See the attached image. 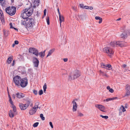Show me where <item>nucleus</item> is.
Masks as SVG:
<instances>
[{"label":"nucleus","mask_w":130,"mask_h":130,"mask_svg":"<svg viewBox=\"0 0 130 130\" xmlns=\"http://www.w3.org/2000/svg\"><path fill=\"white\" fill-rule=\"evenodd\" d=\"M21 78V77L18 75L14 77L13 78V81L15 84L16 86L19 87V84Z\"/></svg>","instance_id":"6e6552de"},{"label":"nucleus","mask_w":130,"mask_h":130,"mask_svg":"<svg viewBox=\"0 0 130 130\" xmlns=\"http://www.w3.org/2000/svg\"><path fill=\"white\" fill-rule=\"evenodd\" d=\"M39 55L40 57H41L42 58L44 56L43 54L42 53V52H41L40 53H38V55Z\"/></svg>","instance_id":"2f4dec72"},{"label":"nucleus","mask_w":130,"mask_h":130,"mask_svg":"<svg viewBox=\"0 0 130 130\" xmlns=\"http://www.w3.org/2000/svg\"><path fill=\"white\" fill-rule=\"evenodd\" d=\"M126 66V65L124 64L122 66V67L123 68H125Z\"/></svg>","instance_id":"680f3d73"},{"label":"nucleus","mask_w":130,"mask_h":130,"mask_svg":"<svg viewBox=\"0 0 130 130\" xmlns=\"http://www.w3.org/2000/svg\"><path fill=\"white\" fill-rule=\"evenodd\" d=\"M78 116L80 117H82L83 116V115L82 113L80 112H78Z\"/></svg>","instance_id":"37998d69"},{"label":"nucleus","mask_w":130,"mask_h":130,"mask_svg":"<svg viewBox=\"0 0 130 130\" xmlns=\"http://www.w3.org/2000/svg\"><path fill=\"white\" fill-rule=\"evenodd\" d=\"M119 115H121L122 112H124L126 111V110L125 108L122 105L119 109Z\"/></svg>","instance_id":"dca6fc26"},{"label":"nucleus","mask_w":130,"mask_h":130,"mask_svg":"<svg viewBox=\"0 0 130 130\" xmlns=\"http://www.w3.org/2000/svg\"><path fill=\"white\" fill-rule=\"evenodd\" d=\"M26 21H25L24 19L21 20V24L22 25H26Z\"/></svg>","instance_id":"473e14b6"},{"label":"nucleus","mask_w":130,"mask_h":130,"mask_svg":"<svg viewBox=\"0 0 130 130\" xmlns=\"http://www.w3.org/2000/svg\"><path fill=\"white\" fill-rule=\"evenodd\" d=\"M117 98L116 97L111 98V100H114L116 99Z\"/></svg>","instance_id":"4d7b16f0"},{"label":"nucleus","mask_w":130,"mask_h":130,"mask_svg":"<svg viewBox=\"0 0 130 130\" xmlns=\"http://www.w3.org/2000/svg\"><path fill=\"white\" fill-rule=\"evenodd\" d=\"M100 116L102 117L103 118L105 119H107L108 118V117L107 116H103L101 115Z\"/></svg>","instance_id":"4c0bfd02"},{"label":"nucleus","mask_w":130,"mask_h":130,"mask_svg":"<svg viewBox=\"0 0 130 130\" xmlns=\"http://www.w3.org/2000/svg\"><path fill=\"white\" fill-rule=\"evenodd\" d=\"M93 9V7H92L90 6L89 7V9H90L91 10H92Z\"/></svg>","instance_id":"bf43d9fd"},{"label":"nucleus","mask_w":130,"mask_h":130,"mask_svg":"<svg viewBox=\"0 0 130 130\" xmlns=\"http://www.w3.org/2000/svg\"><path fill=\"white\" fill-rule=\"evenodd\" d=\"M38 124L39 123L38 122L35 123L33 124V126L34 127H37L38 126Z\"/></svg>","instance_id":"e433bc0d"},{"label":"nucleus","mask_w":130,"mask_h":130,"mask_svg":"<svg viewBox=\"0 0 130 130\" xmlns=\"http://www.w3.org/2000/svg\"><path fill=\"white\" fill-rule=\"evenodd\" d=\"M95 106L102 111H104V110L105 109V107L102 105L96 104L95 105Z\"/></svg>","instance_id":"4468645a"},{"label":"nucleus","mask_w":130,"mask_h":130,"mask_svg":"<svg viewBox=\"0 0 130 130\" xmlns=\"http://www.w3.org/2000/svg\"><path fill=\"white\" fill-rule=\"evenodd\" d=\"M79 6L80 8H84V5L83 4H80L79 5Z\"/></svg>","instance_id":"a19ab883"},{"label":"nucleus","mask_w":130,"mask_h":130,"mask_svg":"<svg viewBox=\"0 0 130 130\" xmlns=\"http://www.w3.org/2000/svg\"><path fill=\"white\" fill-rule=\"evenodd\" d=\"M89 6H84V9H89Z\"/></svg>","instance_id":"a18cd8bd"},{"label":"nucleus","mask_w":130,"mask_h":130,"mask_svg":"<svg viewBox=\"0 0 130 130\" xmlns=\"http://www.w3.org/2000/svg\"><path fill=\"white\" fill-rule=\"evenodd\" d=\"M107 89L109 90L110 89V88L109 86H108L107 87Z\"/></svg>","instance_id":"052dcab7"},{"label":"nucleus","mask_w":130,"mask_h":130,"mask_svg":"<svg viewBox=\"0 0 130 130\" xmlns=\"http://www.w3.org/2000/svg\"><path fill=\"white\" fill-rule=\"evenodd\" d=\"M100 74L103 76H105L107 77H109V76L107 74L104 73V72L102 71L101 70L100 71Z\"/></svg>","instance_id":"4be33fe9"},{"label":"nucleus","mask_w":130,"mask_h":130,"mask_svg":"<svg viewBox=\"0 0 130 130\" xmlns=\"http://www.w3.org/2000/svg\"><path fill=\"white\" fill-rule=\"evenodd\" d=\"M39 0H35L34 2V7L35 8L37 6H38L39 5Z\"/></svg>","instance_id":"412c9836"},{"label":"nucleus","mask_w":130,"mask_h":130,"mask_svg":"<svg viewBox=\"0 0 130 130\" xmlns=\"http://www.w3.org/2000/svg\"><path fill=\"white\" fill-rule=\"evenodd\" d=\"M95 19L96 20H99V23L100 24L102 23V19L101 18L99 17L96 16L95 17Z\"/></svg>","instance_id":"cd10ccee"},{"label":"nucleus","mask_w":130,"mask_h":130,"mask_svg":"<svg viewBox=\"0 0 130 130\" xmlns=\"http://www.w3.org/2000/svg\"><path fill=\"white\" fill-rule=\"evenodd\" d=\"M110 46L112 47L119 46L121 47L125 46L127 44L124 41H114L111 42L110 44Z\"/></svg>","instance_id":"f03ea898"},{"label":"nucleus","mask_w":130,"mask_h":130,"mask_svg":"<svg viewBox=\"0 0 130 130\" xmlns=\"http://www.w3.org/2000/svg\"><path fill=\"white\" fill-rule=\"evenodd\" d=\"M14 44H19L18 41L17 40H15L14 41Z\"/></svg>","instance_id":"09e8293b"},{"label":"nucleus","mask_w":130,"mask_h":130,"mask_svg":"<svg viewBox=\"0 0 130 130\" xmlns=\"http://www.w3.org/2000/svg\"><path fill=\"white\" fill-rule=\"evenodd\" d=\"M43 115L42 114H41L40 115V117L43 120H45V118L44 117H43Z\"/></svg>","instance_id":"f704fd0d"},{"label":"nucleus","mask_w":130,"mask_h":130,"mask_svg":"<svg viewBox=\"0 0 130 130\" xmlns=\"http://www.w3.org/2000/svg\"><path fill=\"white\" fill-rule=\"evenodd\" d=\"M19 84V87L24 88L28 84V80L26 78L21 79Z\"/></svg>","instance_id":"0eeeda50"},{"label":"nucleus","mask_w":130,"mask_h":130,"mask_svg":"<svg viewBox=\"0 0 130 130\" xmlns=\"http://www.w3.org/2000/svg\"><path fill=\"white\" fill-rule=\"evenodd\" d=\"M9 116L10 118H13L14 117V114L12 110H10L9 111Z\"/></svg>","instance_id":"a878e982"},{"label":"nucleus","mask_w":130,"mask_h":130,"mask_svg":"<svg viewBox=\"0 0 130 130\" xmlns=\"http://www.w3.org/2000/svg\"><path fill=\"white\" fill-rule=\"evenodd\" d=\"M102 50L104 52L106 53L109 56L113 55L114 52L113 50L109 47H105Z\"/></svg>","instance_id":"39448f33"},{"label":"nucleus","mask_w":130,"mask_h":130,"mask_svg":"<svg viewBox=\"0 0 130 130\" xmlns=\"http://www.w3.org/2000/svg\"><path fill=\"white\" fill-rule=\"evenodd\" d=\"M121 19L120 18H119L117 20V21H119L121 20Z\"/></svg>","instance_id":"69168bd1"},{"label":"nucleus","mask_w":130,"mask_h":130,"mask_svg":"<svg viewBox=\"0 0 130 130\" xmlns=\"http://www.w3.org/2000/svg\"><path fill=\"white\" fill-rule=\"evenodd\" d=\"M49 124L52 128H53V126L52 125V122H49Z\"/></svg>","instance_id":"de8ad7c7"},{"label":"nucleus","mask_w":130,"mask_h":130,"mask_svg":"<svg viewBox=\"0 0 130 130\" xmlns=\"http://www.w3.org/2000/svg\"><path fill=\"white\" fill-rule=\"evenodd\" d=\"M77 101V99L74 100L72 102V103L73 104V109L72 110L73 111H76L77 109V104L76 103V101Z\"/></svg>","instance_id":"9b49d317"},{"label":"nucleus","mask_w":130,"mask_h":130,"mask_svg":"<svg viewBox=\"0 0 130 130\" xmlns=\"http://www.w3.org/2000/svg\"><path fill=\"white\" fill-rule=\"evenodd\" d=\"M59 20L60 22V26H61V23L62 21H63L64 20V18L63 16L61 15H59Z\"/></svg>","instance_id":"b1692460"},{"label":"nucleus","mask_w":130,"mask_h":130,"mask_svg":"<svg viewBox=\"0 0 130 130\" xmlns=\"http://www.w3.org/2000/svg\"><path fill=\"white\" fill-rule=\"evenodd\" d=\"M16 97L19 98H23L25 96L24 94L22 93H16Z\"/></svg>","instance_id":"a211bd4d"},{"label":"nucleus","mask_w":130,"mask_h":130,"mask_svg":"<svg viewBox=\"0 0 130 130\" xmlns=\"http://www.w3.org/2000/svg\"><path fill=\"white\" fill-rule=\"evenodd\" d=\"M4 15H3V14L2 12H0V19H2L3 18H4Z\"/></svg>","instance_id":"c9c22d12"},{"label":"nucleus","mask_w":130,"mask_h":130,"mask_svg":"<svg viewBox=\"0 0 130 130\" xmlns=\"http://www.w3.org/2000/svg\"><path fill=\"white\" fill-rule=\"evenodd\" d=\"M37 110L34 108L33 107L29 111V113L30 115H32L34 114L36 112Z\"/></svg>","instance_id":"6ab92c4d"},{"label":"nucleus","mask_w":130,"mask_h":130,"mask_svg":"<svg viewBox=\"0 0 130 130\" xmlns=\"http://www.w3.org/2000/svg\"><path fill=\"white\" fill-rule=\"evenodd\" d=\"M126 95L128 96L130 94V86L128 85H127L126 86Z\"/></svg>","instance_id":"ddd939ff"},{"label":"nucleus","mask_w":130,"mask_h":130,"mask_svg":"<svg viewBox=\"0 0 130 130\" xmlns=\"http://www.w3.org/2000/svg\"><path fill=\"white\" fill-rule=\"evenodd\" d=\"M109 91L111 93H113L114 91V90L110 88L109 90Z\"/></svg>","instance_id":"c03bdc74"},{"label":"nucleus","mask_w":130,"mask_h":130,"mask_svg":"<svg viewBox=\"0 0 130 130\" xmlns=\"http://www.w3.org/2000/svg\"><path fill=\"white\" fill-rule=\"evenodd\" d=\"M12 97L14 99H15V95L14 94H13L12 95Z\"/></svg>","instance_id":"864d4df0"},{"label":"nucleus","mask_w":130,"mask_h":130,"mask_svg":"<svg viewBox=\"0 0 130 130\" xmlns=\"http://www.w3.org/2000/svg\"><path fill=\"white\" fill-rule=\"evenodd\" d=\"M29 53H32L36 57H38V51L37 49L34 48H30L29 49Z\"/></svg>","instance_id":"9d476101"},{"label":"nucleus","mask_w":130,"mask_h":130,"mask_svg":"<svg viewBox=\"0 0 130 130\" xmlns=\"http://www.w3.org/2000/svg\"><path fill=\"white\" fill-rule=\"evenodd\" d=\"M1 19V21H2V24H4L5 23L4 20V18H3L2 19Z\"/></svg>","instance_id":"3c124183"},{"label":"nucleus","mask_w":130,"mask_h":130,"mask_svg":"<svg viewBox=\"0 0 130 130\" xmlns=\"http://www.w3.org/2000/svg\"><path fill=\"white\" fill-rule=\"evenodd\" d=\"M46 85L45 83L43 86V89L44 92V93H45L46 91Z\"/></svg>","instance_id":"72a5a7b5"},{"label":"nucleus","mask_w":130,"mask_h":130,"mask_svg":"<svg viewBox=\"0 0 130 130\" xmlns=\"http://www.w3.org/2000/svg\"><path fill=\"white\" fill-rule=\"evenodd\" d=\"M19 106L22 110H24L27 107V106L25 105V104H24L21 103L19 104Z\"/></svg>","instance_id":"f3484780"},{"label":"nucleus","mask_w":130,"mask_h":130,"mask_svg":"<svg viewBox=\"0 0 130 130\" xmlns=\"http://www.w3.org/2000/svg\"><path fill=\"white\" fill-rule=\"evenodd\" d=\"M16 11V8L14 6L9 7L6 9V12L11 16L14 15Z\"/></svg>","instance_id":"20e7f679"},{"label":"nucleus","mask_w":130,"mask_h":130,"mask_svg":"<svg viewBox=\"0 0 130 130\" xmlns=\"http://www.w3.org/2000/svg\"><path fill=\"white\" fill-rule=\"evenodd\" d=\"M39 105V103L38 102H36L35 103L34 106L33 107L35 109H36L37 110L38 108L40 109V107H39L38 106Z\"/></svg>","instance_id":"393cba45"},{"label":"nucleus","mask_w":130,"mask_h":130,"mask_svg":"<svg viewBox=\"0 0 130 130\" xmlns=\"http://www.w3.org/2000/svg\"><path fill=\"white\" fill-rule=\"evenodd\" d=\"M55 49H53L51 50L48 52V54L47 55L46 57H48V56L51 55L52 54L54 51Z\"/></svg>","instance_id":"bb28decb"},{"label":"nucleus","mask_w":130,"mask_h":130,"mask_svg":"<svg viewBox=\"0 0 130 130\" xmlns=\"http://www.w3.org/2000/svg\"><path fill=\"white\" fill-rule=\"evenodd\" d=\"M63 60L64 62H67L68 60V59L67 58H64L63 59Z\"/></svg>","instance_id":"5fc2aeb1"},{"label":"nucleus","mask_w":130,"mask_h":130,"mask_svg":"<svg viewBox=\"0 0 130 130\" xmlns=\"http://www.w3.org/2000/svg\"><path fill=\"white\" fill-rule=\"evenodd\" d=\"M26 26L28 27H32L34 24V20L32 19L28 18L26 21Z\"/></svg>","instance_id":"423d86ee"},{"label":"nucleus","mask_w":130,"mask_h":130,"mask_svg":"<svg viewBox=\"0 0 130 130\" xmlns=\"http://www.w3.org/2000/svg\"><path fill=\"white\" fill-rule=\"evenodd\" d=\"M46 9H45L44 11V15L45 16L46 15Z\"/></svg>","instance_id":"603ef678"},{"label":"nucleus","mask_w":130,"mask_h":130,"mask_svg":"<svg viewBox=\"0 0 130 130\" xmlns=\"http://www.w3.org/2000/svg\"><path fill=\"white\" fill-rule=\"evenodd\" d=\"M127 33H128V32L127 30L124 31L120 35V37L122 38H126L127 37Z\"/></svg>","instance_id":"2eb2a0df"},{"label":"nucleus","mask_w":130,"mask_h":130,"mask_svg":"<svg viewBox=\"0 0 130 130\" xmlns=\"http://www.w3.org/2000/svg\"><path fill=\"white\" fill-rule=\"evenodd\" d=\"M80 76L79 71L78 70H76L73 73H72L70 74L68 78V80L70 81H71L77 78Z\"/></svg>","instance_id":"7ed1b4c3"},{"label":"nucleus","mask_w":130,"mask_h":130,"mask_svg":"<svg viewBox=\"0 0 130 130\" xmlns=\"http://www.w3.org/2000/svg\"><path fill=\"white\" fill-rule=\"evenodd\" d=\"M43 94V91L42 90H40L39 92V94L41 95Z\"/></svg>","instance_id":"ea45409f"},{"label":"nucleus","mask_w":130,"mask_h":130,"mask_svg":"<svg viewBox=\"0 0 130 130\" xmlns=\"http://www.w3.org/2000/svg\"><path fill=\"white\" fill-rule=\"evenodd\" d=\"M3 32L4 35L5 37H7L8 36L9 34V31L8 30L4 29Z\"/></svg>","instance_id":"5701e85b"},{"label":"nucleus","mask_w":130,"mask_h":130,"mask_svg":"<svg viewBox=\"0 0 130 130\" xmlns=\"http://www.w3.org/2000/svg\"><path fill=\"white\" fill-rule=\"evenodd\" d=\"M8 97H9V101L10 103H12V102H13V101L12 100L11 97L10 96V94H9V92L8 91Z\"/></svg>","instance_id":"c756f323"},{"label":"nucleus","mask_w":130,"mask_h":130,"mask_svg":"<svg viewBox=\"0 0 130 130\" xmlns=\"http://www.w3.org/2000/svg\"><path fill=\"white\" fill-rule=\"evenodd\" d=\"M33 93L35 95H37V92L36 90H33Z\"/></svg>","instance_id":"49530a36"},{"label":"nucleus","mask_w":130,"mask_h":130,"mask_svg":"<svg viewBox=\"0 0 130 130\" xmlns=\"http://www.w3.org/2000/svg\"><path fill=\"white\" fill-rule=\"evenodd\" d=\"M57 11H58V14H59V15H60L61 14H60V11H59V8H58L57 9Z\"/></svg>","instance_id":"6e6d98bb"},{"label":"nucleus","mask_w":130,"mask_h":130,"mask_svg":"<svg viewBox=\"0 0 130 130\" xmlns=\"http://www.w3.org/2000/svg\"><path fill=\"white\" fill-rule=\"evenodd\" d=\"M32 62L33 63L34 66L35 67H38L39 61L37 58L35 57H33Z\"/></svg>","instance_id":"f8f14e48"},{"label":"nucleus","mask_w":130,"mask_h":130,"mask_svg":"<svg viewBox=\"0 0 130 130\" xmlns=\"http://www.w3.org/2000/svg\"><path fill=\"white\" fill-rule=\"evenodd\" d=\"M13 28L15 30H18V29H17L14 27H13Z\"/></svg>","instance_id":"338daca9"},{"label":"nucleus","mask_w":130,"mask_h":130,"mask_svg":"<svg viewBox=\"0 0 130 130\" xmlns=\"http://www.w3.org/2000/svg\"><path fill=\"white\" fill-rule=\"evenodd\" d=\"M15 44L14 43L12 45V47H14V46L15 45Z\"/></svg>","instance_id":"0e129e2a"},{"label":"nucleus","mask_w":130,"mask_h":130,"mask_svg":"<svg viewBox=\"0 0 130 130\" xmlns=\"http://www.w3.org/2000/svg\"><path fill=\"white\" fill-rule=\"evenodd\" d=\"M101 67L102 68H105L109 70H111L112 69V67L110 64H105L103 63L101 64Z\"/></svg>","instance_id":"1a4fd4ad"},{"label":"nucleus","mask_w":130,"mask_h":130,"mask_svg":"<svg viewBox=\"0 0 130 130\" xmlns=\"http://www.w3.org/2000/svg\"><path fill=\"white\" fill-rule=\"evenodd\" d=\"M10 104L12 106V107L13 108V110L14 112H15L16 111V107L13 104V102H12V103H10Z\"/></svg>","instance_id":"c85d7f7f"},{"label":"nucleus","mask_w":130,"mask_h":130,"mask_svg":"<svg viewBox=\"0 0 130 130\" xmlns=\"http://www.w3.org/2000/svg\"><path fill=\"white\" fill-rule=\"evenodd\" d=\"M10 28H13V27L12 26V25L11 23H10Z\"/></svg>","instance_id":"8fccbe9b"},{"label":"nucleus","mask_w":130,"mask_h":130,"mask_svg":"<svg viewBox=\"0 0 130 130\" xmlns=\"http://www.w3.org/2000/svg\"><path fill=\"white\" fill-rule=\"evenodd\" d=\"M12 60V58L11 57H9L7 59V61L8 64H10Z\"/></svg>","instance_id":"7c9ffc66"},{"label":"nucleus","mask_w":130,"mask_h":130,"mask_svg":"<svg viewBox=\"0 0 130 130\" xmlns=\"http://www.w3.org/2000/svg\"><path fill=\"white\" fill-rule=\"evenodd\" d=\"M25 105H26L27 107H28V106L30 105V106H32V104L31 103V101L30 100H27L26 103L25 104Z\"/></svg>","instance_id":"aec40b11"},{"label":"nucleus","mask_w":130,"mask_h":130,"mask_svg":"<svg viewBox=\"0 0 130 130\" xmlns=\"http://www.w3.org/2000/svg\"><path fill=\"white\" fill-rule=\"evenodd\" d=\"M33 11L32 8L29 7L28 8L25 9L22 11L21 16L23 19H27L31 15Z\"/></svg>","instance_id":"f257e3e1"},{"label":"nucleus","mask_w":130,"mask_h":130,"mask_svg":"<svg viewBox=\"0 0 130 130\" xmlns=\"http://www.w3.org/2000/svg\"><path fill=\"white\" fill-rule=\"evenodd\" d=\"M46 51V50H45L43 52H42V53L44 55V56H45V53Z\"/></svg>","instance_id":"13d9d810"},{"label":"nucleus","mask_w":130,"mask_h":130,"mask_svg":"<svg viewBox=\"0 0 130 130\" xmlns=\"http://www.w3.org/2000/svg\"><path fill=\"white\" fill-rule=\"evenodd\" d=\"M46 22L48 25L50 24L49 18L48 17L46 19Z\"/></svg>","instance_id":"58836bf2"},{"label":"nucleus","mask_w":130,"mask_h":130,"mask_svg":"<svg viewBox=\"0 0 130 130\" xmlns=\"http://www.w3.org/2000/svg\"><path fill=\"white\" fill-rule=\"evenodd\" d=\"M14 62H15V61L14 60H13V63H12V66H13L14 65Z\"/></svg>","instance_id":"e2e57ef3"},{"label":"nucleus","mask_w":130,"mask_h":130,"mask_svg":"<svg viewBox=\"0 0 130 130\" xmlns=\"http://www.w3.org/2000/svg\"><path fill=\"white\" fill-rule=\"evenodd\" d=\"M125 107L126 108H127V106H125Z\"/></svg>","instance_id":"774afa93"},{"label":"nucleus","mask_w":130,"mask_h":130,"mask_svg":"<svg viewBox=\"0 0 130 130\" xmlns=\"http://www.w3.org/2000/svg\"><path fill=\"white\" fill-rule=\"evenodd\" d=\"M111 98H109L107 99L106 100H104V101H106V102H108V101H111Z\"/></svg>","instance_id":"79ce46f5"}]
</instances>
